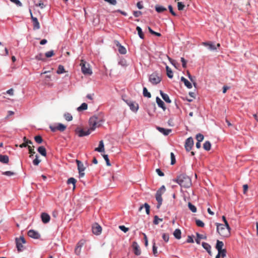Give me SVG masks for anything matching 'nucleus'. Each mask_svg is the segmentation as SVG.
Masks as SVG:
<instances>
[{
  "label": "nucleus",
  "instance_id": "obj_61",
  "mask_svg": "<svg viewBox=\"0 0 258 258\" xmlns=\"http://www.w3.org/2000/svg\"><path fill=\"white\" fill-rule=\"evenodd\" d=\"M181 61L182 62V67L185 68L186 67V60L183 57H181Z\"/></svg>",
  "mask_w": 258,
  "mask_h": 258
},
{
  "label": "nucleus",
  "instance_id": "obj_48",
  "mask_svg": "<svg viewBox=\"0 0 258 258\" xmlns=\"http://www.w3.org/2000/svg\"><path fill=\"white\" fill-rule=\"evenodd\" d=\"M41 162V160L38 159V155H36L35 156V159L34 160H33V163L34 165H38L40 162Z\"/></svg>",
  "mask_w": 258,
  "mask_h": 258
},
{
  "label": "nucleus",
  "instance_id": "obj_50",
  "mask_svg": "<svg viewBox=\"0 0 258 258\" xmlns=\"http://www.w3.org/2000/svg\"><path fill=\"white\" fill-rule=\"evenodd\" d=\"M15 172L10 171H5V172H3L2 173L3 175L8 176H13V175H15Z\"/></svg>",
  "mask_w": 258,
  "mask_h": 258
},
{
  "label": "nucleus",
  "instance_id": "obj_38",
  "mask_svg": "<svg viewBox=\"0 0 258 258\" xmlns=\"http://www.w3.org/2000/svg\"><path fill=\"white\" fill-rule=\"evenodd\" d=\"M163 219L159 218L158 216L155 215L154 217L153 223L155 225H158L160 222H162Z\"/></svg>",
  "mask_w": 258,
  "mask_h": 258
},
{
  "label": "nucleus",
  "instance_id": "obj_14",
  "mask_svg": "<svg viewBox=\"0 0 258 258\" xmlns=\"http://www.w3.org/2000/svg\"><path fill=\"white\" fill-rule=\"evenodd\" d=\"M132 247L133 248L134 252L136 255H139L141 254V251L140 248V246L137 242H133Z\"/></svg>",
  "mask_w": 258,
  "mask_h": 258
},
{
  "label": "nucleus",
  "instance_id": "obj_15",
  "mask_svg": "<svg viewBox=\"0 0 258 258\" xmlns=\"http://www.w3.org/2000/svg\"><path fill=\"white\" fill-rule=\"evenodd\" d=\"M28 235L34 239H39L40 237V234L37 231L34 230H30L28 232Z\"/></svg>",
  "mask_w": 258,
  "mask_h": 258
},
{
  "label": "nucleus",
  "instance_id": "obj_63",
  "mask_svg": "<svg viewBox=\"0 0 258 258\" xmlns=\"http://www.w3.org/2000/svg\"><path fill=\"white\" fill-rule=\"evenodd\" d=\"M156 171L160 176H163L164 175V173L159 168L156 169Z\"/></svg>",
  "mask_w": 258,
  "mask_h": 258
},
{
  "label": "nucleus",
  "instance_id": "obj_62",
  "mask_svg": "<svg viewBox=\"0 0 258 258\" xmlns=\"http://www.w3.org/2000/svg\"><path fill=\"white\" fill-rule=\"evenodd\" d=\"M105 2L109 3L110 4L112 5H115L117 3L116 0H104Z\"/></svg>",
  "mask_w": 258,
  "mask_h": 258
},
{
  "label": "nucleus",
  "instance_id": "obj_44",
  "mask_svg": "<svg viewBox=\"0 0 258 258\" xmlns=\"http://www.w3.org/2000/svg\"><path fill=\"white\" fill-rule=\"evenodd\" d=\"M34 140L38 144H41L43 142V139L40 136H36L34 137Z\"/></svg>",
  "mask_w": 258,
  "mask_h": 258
},
{
  "label": "nucleus",
  "instance_id": "obj_32",
  "mask_svg": "<svg viewBox=\"0 0 258 258\" xmlns=\"http://www.w3.org/2000/svg\"><path fill=\"white\" fill-rule=\"evenodd\" d=\"M181 231L178 229H175L173 232L174 236L177 239L181 238Z\"/></svg>",
  "mask_w": 258,
  "mask_h": 258
},
{
  "label": "nucleus",
  "instance_id": "obj_21",
  "mask_svg": "<svg viewBox=\"0 0 258 258\" xmlns=\"http://www.w3.org/2000/svg\"><path fill=\"white\" fill-rule=\"evenodd\" d=\"M116 45L118 47V51L120 53L124 54L126 53V49L122 46L118 41H116Z\"/></svg>",
  "mask_w": 258,
  "mask_h": 258
},
{
  "label": "nucleus",
  "instance_id": "obj_57",
  "mask_svg": "<svg viewBox=\"0 0 258 258\" xmlns=\"http://www.w3.org/2000/svg\"><path fill=\"white\" fill-rule=\"evenodd\" d=\"M10 1L11 2L15 4L16 5H17V6H18L19 7H21L22 6V3L19 0H10Z\"/></svg>",
  "mask_w": 258,
  "mask_h": 258
},
{
  "label": "nucleus",
  "instance_id": "obj_8",
  "mask_svg": "<svg viewBox=\"0 0 258 258\" xmlns=\"http://www.w3.org/2000/svg\"><path fill=\"white\" fill-rule=\"evenodd\" d=\"M66 128L67 126L62 123H58L56 126H50V128L53 132H55L56 131L63 132L66 129Z\"/></svg>",
  "mask_w": 258,
  "mask_h": 258
},
{
  "label": "nucleus",
  "instance_id": "obj_25",
  "mask_svg": "<svg viewBox=\"0 0 258 258\" xmlns=\"http://www.w3.org/2000/svg\"><path fill=\"white\" fill-rule=\"evenodd\" d=\"M160 93L162 98L165 102L169 103L171 102V100L167 94L163 93L161 90L160 91Z\"/></svg>",
  "mask_w": 258,
  "mask_h": 258
},
{
  "label": "nucleus",
  "instance_id": "obj_24",
  "mask_svg": "<svg viewBox=\"0 0 258 258\" xmlns=\"http://www.w3.org/2000/svg\"><path fill=\"white\" fill-rule=\"evenodd\" d=\"M202 246H203V248L207 250V251L208 252V253L210 255H212V251L211 250V245L209 243L204 242L202 243Z\"/></svg>",
  "mask_w": 258,
  "mask_h": 258
},
{
  "label": "nucleus",
  "instance_id": "obj_53",
  "mask_svg": "<svg viewBox=\"0 0 258 258\" xmlns=\"http://www.w3.org/2000/svg\"><path fill=\"white\" fill-rule=\"evenodd\" d=\"M187 75L190 81L193 83L194 86L196 87L197 84L195 82V81L193 79L192 77L191 76L188 71H187Z\"/></svg>",
  "mask_w": 258,
  "mask_h": 258
},
{
  "label": "nucleus",
  "instance_id": "obj_56",
  "mask_svg": "<svg viewBox=\"0 0 258 258\" xmlns=\"http://www.w3.org/2000/svg\"><path fill=\"white\" fill-rule=\"evenodd\" d=\"M35 58L37 60H44V58L43 57V54L42 53H40V54H38V55H37L35 56Z\"/></svg>",
  "mask_w": 258,
  "mask_h": 258
},
{
  "label": "nucleus",
  "instance_id": "obj_59",
  "mask_svg": "<svg viewBox=\"0 0 258 258\" xmlns=\"http://www.w3.org/2000/svg\"><path fill=\"white\" fill-rule=\"evenodd\" d=\"M153 252L155 255H156V254L157 253V247L155 245V242H153Z\"/></svg>",
  "mask_w": 258,
  "mask_h": 258
},
{
  "label": "nucleus",
  "instance_id": "obj_20",
  "mask_svg": "<svg viewBox=\"0 0 258 258\" xmlns=\"http://www.w3.org/2000/svg\"><path fill=\"white\" fill-rule=\"evenodd\" d=\"M156 128L158 130V131H159L160 133H161L165 136L168 135L171 132V129H165L164 128L161 127L159 126H157Z\"/></svg>",
  "mask_w": 258,
  "mask_h": 258
},
{
  "label": "nucleus",
  "instance_id": "obj_3",
  "mask_svg": "<svg viewBox=\"0 0 258 258\" xmlns=\"http://www.w3.org/2000/svg\"><path fill=\"white\" fill-rule=\"evenodd\" d=\"M101 122L102 120L100 118L95 116L91 117L89 119V130L91 132L94 131L101 125Z\"/></svg>",
  "mask_w": 258,
  "mask_h": 258
},
{
  "label": "nucleus",
  "instance_id": "obj_13",
  "mask_svg": "<svg viewBox=\"0 0 258 258\" xmlns=\"http://www.w3.org/2000/svg\"><path fill=\"white\" fill-rule=\"evenodd\" d=\"M85 243V240H81L78 243L75 249V252L76 254L79 255L81 253V247Z\"/></svg>",
  "mask_w": 258,
  "mask_h": 258
},
{
  "label": "nucleus",
  "instance_id": "obj_23",
  "mask_svg": "<svg viewBox=\"0 0 258 258\" xmlns=\"http://www.w3.org/2000/svg\"><path fill=\"white\" fill-rule=\"evenodd\" d=\"M156 100L158 106L162 108L163 110H165L166 107L164 102L158 97H156Z\"/></svg>",
  "mask_w": 258,
  "mask_h": 258
},
{
  "label": "nucleus",
  "instance_id": "obj_29",
  "mask_svg": "<svg viewBox=\"0 0 258 258\" xmlns=\"http://www.w3.org/2000/svg\"><path fill=\"white\" fill-rule=\"evenodd\" d=\"M77 182V180L76 179H75L73 177H71L69 178L67 180V183L68 184H72L73 185V189L74 190L76 187V183Z\"/></svg>",
  "mask_w": 258,
  "mask_h": 258
},
{
  "label": "nucleus",
  "instance_id": "obj_27",
  "mask_svg": "<svg viewBox=\"0 0 258 258\" xmlns=\"http://www.w3.org/2000/svg\"><path fill=\"white\" fill-rule=\"evenodd\" d=\"M181 81L182 82L184 85L188 89H191L192 88V85L184 77H182L181 78Z\"/></svg>",
  "mask_w": 258,
  "mask_h": 258
},
{
  "label": "nucleus",
  "instance_id": "obj_2",
  "mask_svg": "<svg viewBox=\"0 0 258 258\" xmlns=\"http://www.w3.org/2000/svg\"><path fill=\"white\" fill-rule=\"evenodd\" d=\"M217 231L223 237H228L230 235V227L229 225L216 223Z\"/></svg>",
  "mask_w": 258,
  "mask_h": 258
},
{
  "label": "nucleus",
  "instance_id": "obj_4",
  "mask_svg": "<svg viewBox=\"0 0 258 258\" xmlns=\"http://www.w3.org/2000/svg\"><path fill=\"white\" fill-rule=\"evenodd\" d=\"M166 188L164 185H162L161 187L157 191L156 194V199L158 202L157 205V208L159 209L162 203V195L165 192Z\"/></svg>",
  "mask_w": 258,
  "mask_h": 258
},
{
  "label": "nucleus",
  "instance_id": "obj_28",
  "mask_svg": "<svg viewBox=\"0 0 258 258\" xmlns=\"http://www.w3.org/2000/svg\"><path fill=\"white\" fill-rule=\"evenodd\" d=\"M144 207L146 209V212L147 214L149 215L150 214V207L149 205L147 203H145L144 205H142L140 207L139 211H141Z\"/></svg>",
  "mask_w": 258,
  "mask_h": 258
},
{
  "label": "nucleus",
  "instance_id": "obj_31",
  "mask_svg": "<svg viewBox=\"0 0 258 258\" xmlns=\"http://www.w3.org/2000/svg\"><path fill=\"white\" fill-rule=\"evenodd\" d=\"M38 152L43 156H46V150L43 146H40L38 148Z\"/></svg>",
  "mask_w": 258,
  "mask_h": 258
},
{
  "label": "nucleus",
  "instance_id": "obj_5",
  "mask_svg": "<svg viewBox=\"0 0 258 258\" xmlns=\"http://www.w3.org/2000/svg\"><path fill=\"white\" fill-rule=\"evenodd\" d=\"M149 80L153 85H157L161 81L162 78L159 74L153 73L150 75Z\"/></svg>",
  "mask_w": 258,
  "mask_h": 258
},
{
  "label": "nucleus",
  "instance_id": "obj_55",
  "mask_svg": "<svg viewBox=\"0 0 258 258\" xmlns=\"http://www.w3.org/2000/svg\"><path fill=\"white\" fill-rule=\"evenodd\" d=\"M45 55L46 57H50L54 55V53L53 50H51L46 52Z\"/></svg>",
  "mask_w": 258,
  "mask_h": 258
},
{
  "label": "nucleus",
  "instance_id": "obj_12",
  "mask_svg": "<svg viewBox=\"0 0 258 258\" xmlns=\"http://www.w3.org/2000/svg\"><path fill=\"white\" fill-rule=\"evenodd\" d=\"M102 228L97 223L94 224L92 226V232L96 235H99L101 233Z\"/></svg>",
  "mask_w": 258,
  "mask_h": 258
},
{
  "label": "nucleus",
  "instance_id": "obj_6",
  "mask_svg": "<svg viewBox=\"0 0 258 258\" xmlns=\"http://www.w3.org/2000/svg\"><path fill=\"white\" fill-rule=\"evenodd\" d=\"M80 66L81 67L82 72L84 75H90L92 74V72L90 68L89 64L87 63L86 61L82 60Z\"/></svg>",
  "mask_w": 258,
  "mask_h": 258
},
{
  "label": "nucleus",
  "instance_id": "obj_34",
  "mask_svg": "<svg viewBox=\"0 0 258 258\" xmlns=\"http://www.w3.org/2000/svg\"><path fill=\"white\" fill-rule=\"evenodd\" d=\"M211 144L209 141H206L203 145L204 149L206 151H209L211 149Z\"/></svg>",
  "mask_w": 258,
  "mask_h": 258
},
{
  "label": "nucleus",
  "instance_id": "obj_11",
  "mask_svg": "<svg viewBox=\"0 0 258 258\" xmlns=\"http://www.w3.org/2000/svg\"><path fill=\"white\" fill-rule=\"evenodd\" d=\"M76 162L77 163L78 169L79 170L80 176L83 177L85 175L84 171L85 169V167L81 161L76 160Z\"/></svg>",
  "mask_w": 258,
  "mask_h": 258
},
{
  "label": "nucleus",
  "instance_id": "obj_18",
  "mask_svg": "<svg viewBox=\"0 0 258 258\" xmlns=\"http://www.w3.org/2000/svg\"><path fill=\"white\" fill-rule=\"evenodd\" d=\"M41 218L44 223H48L50 219L49 215L46 213H42L41 215Z\"/></svg>",
  "mask_w": 258,
  "mask_h": 258
},
{
  "label": "nucleus",
  "instance_id": "obj_22",
  "mask_svg": "<svg viewBox=\"0 0 258 258\" xmlns=\"http://www.w3.org/2000/svg\"><path fill=\"white\" fill-rule=\"evenodd\" d=\"M104 143L102 140L100 141L99 142V146L97 148H96L95 149V151H97L98 152H104Z\"/></svg>",
  "mask_w": 258,
  "mask_h": 258
},
{
  "label": "nucleus",
  "instance_id": "obj_41",
  "mask_svg": "<svg viewBox=\"0 0 258 258\" xmlns=\"http://www.w3.org/2000/svg\"><path fill=\"white\" fill-rule=\"evenodd\" d=\"M222 258H224L226 256L227 250L226 249H223L218 251Z\"/></svg>",
  "mask_w": 258,
  "mask_h": 258
},
{
  "label": "nucleus",
  "instance_id": "obj_49",
  "mask_svg": "<svg viewBox=\"0 0 258 258\" xmlns=\"http://www.w3.org/2000/svg\"><path fill=\"white\" fill-rule=\"evenodd\" d=\"M196 223L198 226L200 227H204V225H205L203 221H202L201 220H199V219L196 220Z\"/></svg>",
  "mask_w": 258,
  "mask_h": 258
},
{
  "label": "nucleus",
  "instance_id": "obj_64",
  "mask_svg": "<svg viewBox=\"0 0 258 258\" xmlns=\"http://www.w3.org/2000/svg\"><path fill=\"white\" fill-rule=\"evenodd\" d=\"M142 14V12L141 11H135L134 12V15L135 17H139Z\"/></svg>",
  "mask_w": 258,
  "mask_h": 258
},
{
  "label": "nucleus",
  "instance_id": "obj_10",
  "mask_svg": "<svg viewBox=\"0 0 258 258\" xmlns=\"http://www.w3.org/2000/svg\"><path fill=\"white\" fill-rule=\"evenodd\" d=\"M194 145V141L193 139L191 137H189L187 138L185 143L184 147L186 150L187 152H189L191 150L192 146Z\"/></svg>",
  "mask_w": 258,
  "mask_h": 258
},
{
  "label": "nucleus",
  "instance_id": "obj_7",
  "mask_svg": "<svg viewBox=\"0 0 258 258\" xmlns=\"http://www.w3.org/2000/svg\"><path fill=\"white\" fill-rule=\"evenodd\" d=\"M15 240L18 251L19 252L22 251L24 248L23 244L26 243L24 237L23 236H21L20 238H16Z\"/></svg>",
  "mask_w": 258,
  "mask_h": 258
},
{
  "label": "nucleus",
  "instance_id": "obj_45",
  "mask_svg": "<svg viewBox=\"0 0 258 258\" xmlns=\"http://www.w3.org/2000/svg\"><path fill=\"white\" fill-rule=\"evenodd\" d=\"M64 117L67 121H71L73 119L72 115L69 113H66L64 114Z\"/></svg>",
  "mask_w": 258,
  "mask_h": 258
},
{
  "label": "nucleus",
  "instance_id": "obj_36",
  "mask_svg": "<svg viewBox=\"0 0 258 258\" xmlns=\"http://www.w3.org/2000/svg\"><path fill=\"white\" fill-rule=\"evenodd\" d=\"M88 108V105L86 103H83L80 106L78 107L77 110L78 111H81L82 110H86Z\"/></svg>",
  "mask_w": 258,
  "mask_h": 258
},
{
  "label": "nucleus",
  "instance_id": "obj_16",
  "mask_svg": "<svg viewBox=\"0 0 258 258\" xmlns=\"http://www.w3.org/2000/svg\"><path fill=\"white\" fill-rule=\"evenodd\" d=\"M76 132L78 134V136L79 137H83L89 135L91 132V131L89 129H88L86 131H85L84 130L77 129L76 130Z\"/></svg>",
  "mask_w": 258,
  "mask_h": 258
},
{
  "label": "nucleus",
  "instance_id": "obj_58",
  "mask_svg": "<svg viewBox=\"0 0 258 258\" xmlns=\"http://www.w3.org/2000/svg\"><path fill=\"white\" fill-rule=\"evenodd\" d=\"M119 228L125 233L128 231V228L123 225L119 226Z\"/></svg>",
  "mask_w": 258,
  "mask_h": 258
},
{
  "label": "nucleus",
  "instance_id": "obj_39",
  "mask_svg": "<svg viewBox=\"0 0 258 258\" xmlns=\"http://www.w3.org/2000/svg\"><path fill=\"white\" fill-rule=\"evenodd\" d=\"M143 95L144 97L151 98V95L150 92H148L147 89L146 87H144L143 88Z\"/></svg>",
  "mask_w": 258,
  "mask_h": 258
},
{
  "label": "nucleus",
  "instance_id": "obj_17",
  "mask_svg": "<svg viewBox=\"0 0 258 258\" xmlns=\"http://www.w3.org/2000/svg\"><path fill=\"white\" fill-rule=\"evenodd\" d=\"M202 45L208 47V49L210 50H215L217 49V47L213 44L212 42H204L202 43Z\"/></svg>",
  "mask_w": 258,
  "mask_h": 258
},
{
  "label": "nucleus",
  "instance_id": "obj_1",
  "mask_svg": "<svg viewBox=\"0 0 258 258\" xmlns=\"http://www.w3.org/2000/svg\"><path fill=\"white\" fill-rule=\"evenodd\" d=\"M173 181L177 182L180 186L184 188H189L192 184L190 178L184 174H181L178 175L177 178L173 179Z\"/></svg>",
  "mask_w": 258,
  "mask_h": 258
},
{
  "label": "nucleus",
  "instance_id": "obj_37",
  "mask_svg": "<svg viewBox=\"0 0 258 258\" xmlns=\"http://www.w3.org/2000/svg\"><path fill=\"white\" fill-rule=\"evenodd\" d=\"M136 30L138 31V35H139V37L141 39H144V35L143 32H142V30L141 28V27H140L139 26H137V28H136Z\"/></svg>",
  "mask_w": 258,
  "mask_h": 258
},
{
  "label": "nucleus",
  "instance_id": "obj_52",
  "mask_svg": "<svg viewBox=\"0 0 258 258\" xmlns=\"http://www.w3.org/2000/svg\"><path fill=\"white\" fill-rule=\"evenodd\" d=\"M170 156H171V164L174 165L175 163L176 160H175V156H174V154H173V153L171 152L170 153Z\"/></svg>",
  "mask_w": 258,
  "mask_h": 258
},
{
  "label": "nucleus",
  "instance_id": "obj_42",
  "mask_svg": "<svg viewBox=\"0 0 258 258\" xmlns=\"http://www.w3.org/2000/svg\"><path fill=\"white\" fill-rule=\"evenodd\" d=\"M188 207L190 210L193 213H195L197 212V208L193 205L191 203H188Z\"/></svg>",
  "mask_w": 258,
  "mask_h": 258
},
{
  "label": "nucleus",
  "instance_id": "obj_30",
  "mask_svg": "<svg viewBox=\"0 0 258 258\" xmlns=\"http://www.w3.org/2000/svg\"><path fill=\"white\" fill-rule=\"evenodd\" d=\"M223 246H224V243L222 241H220L219 240H217L216 245L215 247L217 249V250H218V251L220 250L223 249L222 248Z\"/></svg>",
  "mask_w": 258,
  "mask_h": 258
},
{
  "label": "nucleus",
  "instance_id": "obj_40",
  "mask_svg": "<svg viewBox=\"0 0 258 258\" xmlns=\"http://www.w3.org/2000/svg\"><path fill=\"white\" fill-rule=\"evenodd\" d=\"M29 153L30 154V157L32 158V156L35 153L34 151V146L32 147L31 146H28Z\"/></svg>",
  "mask_w": 258,
  "mask_h": 258
},
{
  "label": "nucleus",
  "instance_id": "obj_51",
  "mask_svg": "<svg viewBox=\"0 0 258 258\" xmlns=\"http://www.w3.org/2000/svg\"><path fill=\"white\" fill-rule=\"evenodd\" d=\"M204 136L201 134H198L196 136V139L198 142H202L204 140Z\"/></svg>",
  "mask_w": 258,
  "mask_h": 258
},
{
  "label": "nucleus",
  "instance_id": "obj_46",
  "mask_svg": "<svg viewBox=\"0 0 258 258\" xmlns=\"http://www.w3.org/2000/svg\"><path fill=\"white\" fill-rule=\"evenodd\" d=\"M177 8L179 11H182L185 8V5L182 2H178Z\"/></svg>",
  "mask_w": 258,
  "mask_h": 258
},
{
  "label": "nucleus",
  "instance_id": "obj_26",
  "mask_svg": "<svg viewBox=\"0 0 258 258\" xmlns=\"http://www.w3.org/2000/svg\"><path fill=\"white\" fill-rule=\"evenodd\" d=\"M9 162V158L7 155H3L0 154V162L8 164Z\"/></svg>",
  "mask_w": 258,
  "mask_h": 258
},
{
  "label": "nucleus",
  "instance_id": "obj_9",
  "mask_svg": "<svg viewBox=\"0 0 258 258\" xmlns=\"http://www.w3.org/2000/svg\"><path fill=\"white\" fill-rule=\"evenodd\" d=\"M29 12L30 13L31 18L33 23V29L34 30H38L40 29V26L37 19L36 17H33L31 10H29Z\"/></svg>",
  "mask_w": 258,
  "mask_h": 258
},
{
  "label": "nucleus",
  "instance_id": "obj_35",
  "mask_svg": "<svg viewBox=\"0 0 258 258\" xmlns=\"http://www.w3.org/2000/svg\"><path fill=\"white\" fill-rule=\"evenodd\" d=\"M155 10L158 13H162L167 10L166 8L161 6H156L155 7Z\"/></svg>",
  "mask_w": 258,
  "mask_h": 258
},
{
  "label": "nucleus",
  "instance_id": "obj_43",
  "mask_svg": "<svg viewBox=\"0 0 258 258\" xmlns=\"http://www.w3.org/2000/svg\"><path fill=\"white\" fill-rule=\"evenodd\" d=\"M64 72H65V70H64L63 66H62L61 65H59L58 67V69L57 70L56 73L58 74H62Z\"/></svg>",
  "mask_w": 258,
  "mask_h": 258
},
{
  "label": "nucleus",
  "instance_id": "obj_33",
  "mask_svg": "<svg viewBox=\"0 0 258 258\" xmlns=\"http://www.w3.org/2000/svg\"><path fill=\"white\" fill-rule=\"evenodd\" d=\"M166 70L167 76L170 79L172 78L173 75L171 69L168 66H167L166 67Z\"/></svg>",
  "mask_w": 258,
  "mask_h": 258
},
{
  "label": "nucleus",
  "instance_id": "obj_19",
  "mask_svg": "<svg viewBox=\"0 0 258 258\" xmlns=\"http://www.w3.org/2000/svg\"><path fill=\"white\" fill-rule=\"evenodd\" d=\"M127 104L128 105V106L130 107V109L132 111L136 112L138 110L139 105L137 103L130 101L128 103H127Z\"/></svg>",
  "mask_w": 258,
  "mask_h": 258
},
{
  "label": "nucleus",
  "instance_id": "obj_47",
  "mask_svg": "<svg viewBox=\"0 0 258 258\" xmlns=\"http://www.w3.org/2000/svg\"><path fill=\"white\" fill-rule=\"evenodd\" d=\"M197 238L196 239V242H197V244H200V240H201V239H202V238H204V237L202 235H201L198 233H197Z\"/></svg>",
  "mask_w": 258,
  "mask_h": 258
},
{
  "label": "nucleus",
  "instance_id": "obj_54",
  "mask_svg": "<svg viewBox=\"0 0 258 258\" xmlns=\"http://www.w3.org/2000/svg\"><path fill=\"white\" fill-rule=\"evenodd\" d=\"M103 157L104 160L106 161V165L107 166H111V164L110 163L109 159L108 158V155H103Z\"/></svg>",
  "mask_w": 258,
  "mask_h": 258
},
{
  "label": "nucleus",
  "instance_id": "obj_60",
  "mask_svg": "<svg viewBox=\"0 0 258 258\" xmlns=\"http://www.w3.org/2000/svg\"><path fill=\"white\" fill-rule=\"evenodd\" d=\"M162 238L165 242H168L169 240V235L166 233H164L162 235Z\"/></svg>",
  "mask_w": 258,
  "mask_h": 258
}]
</instances>
